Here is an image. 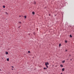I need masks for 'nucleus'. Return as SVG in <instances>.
<instances>
[{
	"label": "nucleus",
	"mask_w": 74,
	"mask_h": 74,
	"mask_svg": "<svg viewBox=\"0 0 74 74\" xmlns=\"http://www.w3.org/2000/svg\"><path fill=\"white\" fill-rule=\"evenodd\" d=\"M19 23H20V24H21V22H19Z\"/></svg>",
	"instance_id": "obj_15"
},
{
	"label": "nucleus",
	"mask_w": 74,
	"mask_h": 74,
	"mask_svg": "<svg viewBox=\"0 0 74 74\" xmlns=\"http://www.w3.org/2000/svg\"><path fill=\"white\" fill-rule=\"evenodd\" d=\"M18 28H20L19 27H18Z\"/></svg>",
	"instance_id": "obj_23"
},
{
	"label": "nucleus",
	"mask_w": 74,
	"mask_h": 74,
	"mask_svg": "<svg viewBox=\"0 0 74 74\" xmlns=\"http://www.w3.org/2000/svg\"><path fill=\"white\" fill-rule=\"evenodd\" d=\"M62 62L63 63H64V62H65V60H64L63 61H62Z\"/></svg>",
	"instance_id": "obj_9"
},
{
	"label": "nucleus",
	"mask_w": 74,
	"mask_h": 74,
	"mask_svg": "<svg viewBox=\"0 0 74 74\" xmlns=\"http://www.w3.org/2000/svg\"><path fill=\"white\" fill-rule=\"evenodd\" d=\"M49 16H51V14H49Z\"/></svg>",
	"instance_id": "obj_20"
},
{
	"label": "nucleus",
	"mask_w": 74,
	"mask_h": 74,
	"mask_svg": "<svg viewBox=\"0 0 74 74\" xmlns=\"http://www.w3.org/2000/svg\"><path fill=\"white\" fill-rule=\"evenodd\" d=\"M64 68H63V69H62V71H64Z\"/></svg>",
	"instance_id": "obj_5"
},
{
	"label": "nucleus",
	"mask_w": 74,
	"mask_h": 74,
	"mask_svg": "<svg viewBox=\"0 0 74 74\" xmlns=\"http://www.w3.org/2000/svg\"><path fill=\"white\" fill-rule=\"evenodd\" d=\"M28 53H30V51H28Z\"/></svg>",
	"instance_id": "obj_10"
},
{
	"label": "nucleus",
	"mask_w": 74,
	"mask_h": 74,
	"mask_svg": "<svg viewBox=\"0 0 74 74\" xmlns=\"http://www.w3.org/2000/svg\"><path fill=\"white\" fill-rule=\"evenodd\" d=\"M36 4V2H35V4Z\"/></svg>",
	"instance_id": "obj_19"
},
{
	"label": "nucleus",
	"mask_w": 74,
	"mask_h": 74,
	"mask_svg": "<svg viewBox=\"0 0 74 74\" xmlns=\"http://www.w3.org/2000/svg\"><path fill=\"white\" fill-rule=\"evenodd\" d=\"M12 70H14V69H13V68H12Z\"/></svg>",
	"instance_id": "obj_18"
},
{
	"label": "nucleus",
	"mask_w": 74,
	"mask_h": 74,
	"mask_svg": "<svg viewBox=\"0 0 74 74\" xmlns=\"http://www.w3.org/2000/svg\"><path fill=\"white\" fill-rule=\"evenodd\" d=\"M32 14H33V15H34V14H35L34 12H32Z\"/></svg>",
	"instance_id": "obj_3"
},
{
	"label": "nucleus",
	"mask_w": 74,
	"mask_h": 74,
	"mask_svg": "<svg viewBox=\"0 0 74 74\" xmlns=\"http://www.w3.org/2000/svg\"><path fill=\"white\" fill-rule=\"evenodd\" d=\"M44 70H47V68H44Z\"/></svg>",
	"instance_id": "obj_2"
},
{
	"label": "nucleus",
	"mask_w": 74,
	"mask_h": 74,
	"mask_svg": "<svg viewBox=\"0 0 74 74\" xmlns=\"http://www.w3.org/2000/svg\"><path fill=\"white\" fill-rule=\"evenodd\" d=\"M0 70H1V69H0Z\"/></svg>",
	"instance_id": "obj_24"
},
{
	"label": "nucleus",
	"mask_w": 74,
	"mask_h": 74,
	"mask_svg": "<svg viewBox=\"0 0 74 74\" xmlns=\"http://www.w3.org/2000/svg\"><path fill=\"white\" fill-rule=\"evenodd\" d=\"M65 42H66V43H67V40H65Z\"/></svg>",
	"instance_id": "obj_11"
},
{
	"label": "nucleus",
	"mask_w": 74,
	"mask_h": 74,
	"mask_svg": "<svg viewBox=\"0 0 74 74\" xmlns=\"http://www.w3.org/2000/svg\"><path fill=\"white\" fill-rule=\"evenodd\" d=\"M5 14H7V12H5Z\"/></svg>",
	"instance_id": "obj_16"
},
{
	"label": "nucleus",
	"mask_w": 74,
	"mask_h": 74,
	"mask_svg": "<svg viewBox=\"0 0 74 74\" xmlns=\"http://www.w3.org/2000/svg\"><path fill=\"white\" fill-rule=\"evenodd\" d=\"M7 60L8 61H9V58H7Z\"/></svg>",
	"instance_id": "obj_8"
},
{
	"label": "nucleus",
	"mask_w": 74,
	"mask_h": 74,
	"mask_svg": "<svg viewBox=\"0 0 74 74\" xmlns=\"http://www.w3.org/2000/svg\"><path fill=\"white\" fill-rule=\"evenodd\" d=\"M61 46V44H59V47H60Z\"/></svg>",
	"instance_id": "obj_14"
},
{
	"label": "nucleus",
	"mask_w": 74,
	"mask_h": 74,
	"mask_svg": "<svg viewBox=\"0 0 74 74\" xmlns=\"http://www.w3.org/2000/svg\"><path fill=\"white\" fill-rule=\"evenodd\" d=\"M3 8H5V6L4 5L3 6Z\"/></svg>",
	"instance_id": "obj_12"
},
{
	"label": "nucleus",
	"mask_w": 74,
	"mask_h": 74,
	"mask_svg": "<svg viewBox=\"0 0 74 74\" xmlns=\"http://www.w3.org/2000/svg\"><path fill=\"white\" fill-rule=\"evenodd\" d=\"M61 74H63L62 73H61Z\"/></svg>",
	"instance_id": "obj_22"
},
{
	"label": "nucleus",
	"mask_w": 74,
	"mask_h": 74,
	"mask_svg": "<svg viewBox=\"0 0 74 74\" xmlns=\"http://www.w3.org/2000/svg\"><path fill=\"white\" fill-rule=\"evenodd\" d=\"M8 52H6V53H5V54H6V55H7L8 54Z\"/></svg>",
	"instance_id": "obj_6"
},
{
	"label": "nucleus",
	"mask_w": 74,
	"mask_h": 74,
	"mask_svg": "<svg viewBox=\"0 0 74 74\" xmlns=\"http://www.w3.org/2000/svg\"><path fill=\"white\" fill-rule=\"evenodd\" d=\"M24 18H26V16H24Z\"/></svg>",
	"instance_id": "obj_13"
},
{
	"label": "nucleus",
	"mask_w": 74,
	"mask_h": 74,
	"mask_svg": "<svg viewBox=\"0 0 74 74\" xmlns=\"http://www.w3.org/2000/svg\"><path fill=\"white\" fill-rule=\"evenodd\" d=\"M60 66L62 67H63V65L62 64H61Z\"/></svg>",
	"instance_id": "obj_4"
},
{
	"label": "nucleus",
	"mask_w": 74,
	"mask_h": 74,
	"mask_svg": "<svg viewBox=\"0 0 74 74\" xmlns=\"http://www.w3.org/2000/svg\"><path fill=\"white\" fill-rule=\"evenodd\" d=\"M12 68H14V66H12Z\"/></svg>",
	"instance_id": "obj_17"
},
{
	"label": "nucleus",
	"mask_w": 74,
	"mask_h": 74,
	"mask_svg": "<svg viewBox=\"0 0 74 74\" xmlns=\"http://www.w3.org/2000/svg\"><path fill=\"white\" fill-rule=\"evenodd\" d=\"M21 16H19V17H21Z\"/></svg>",
	"instance_id": "obj_21"
},
{
	"label": "nucleus",
	"mask_w": 74,
	"mask_h": 74,
	"mask_svg": "<svg viewBox=\"0 0 74 74\" xmlns=\"http://www.w3.org/2000/svg\"><path fill=\"white\" fill-rule=\"evenodd\" d=\"M70 37H71V38H72V36L71 35H70Z\"/></svg>",
	"instance_id": "obj_7"
},
{
	"label": "nucleus",
	"mask_w": 74,
	"mask_h": 74,
	"mask_svg": "<svg viewBox=\"0 0 74 74\" xmlns=\"http://www.w3.org/2000/svg\"><path fill=\"white\" fill-rule=\"evenodd\" d=\"M45 65L46 66L47 68H48V65H49V63H48V62H46L45 63Z\"/></svg>",
	"instance_id": "obj_1"
}]
</instances>
